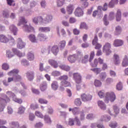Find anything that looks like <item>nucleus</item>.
I'll list each match as a JSON object with an SVG mask.
<instances>
[{
    "label": "nucleus",
    "instance_id": "58836bf2",
    "mask_svg": "<svg viewBox=\"0 0 128 128\" xmlns=\"http://www.w3.org/2000/svg\"><path fill=\"white\" fill-rule=\"evenodd\" d=\"M122 20V12L120 10H118L116 14V20L117 22H120Z\"/></svg>",
    "mask_w": 128,
    "mask_h": 128
},
{
    "label": "nucleus",
    "instance_id": "1a4fd4ad",
    "mask_svg": "<svg viewBox=\"0 0 128 128\" xmlns=\"http://www.w3.org/2000/svg\"><path fill=\"white\" fill-rule=\"evenodd\" d=\"M73 78L76 84H80L82 82V76L78 73H74L73 74Z\"/></svg>",
    "mask_w": 128,
    "mask_h": 128
},
{
    "label": "nucleus",
    "instance_id": "c9c22d12",
    "mask_svg": "<svg viewBox=\"0 0 128 128\" xmlns=\"http://www.w3.org/2000/svg\"><path fill=\"white\" fill-rule=\"evenodd\" d=\"M34 73L33 72H28L26 73V78L28 80L32 82L34 80Z\"/></svg>",
    "mask_w": 128,
    "mask_h": 128
},
{
    "label": "nucleus",
    "instance_id": "4d7b16f0",
    "mask_svg": "<svg viewBox=\"0 0 128 128\" xmlns=\"http://www.w3.org/2000/svg\"><path fill=\"white\" fill-rule=\"evenodd\" d=\"M64 0H57V6L59 8H60V6H64Z\"/></svg>",
    "mask_w": 128,
    "mask_h": 128
},
{
    "label": "nucleus",
    "instance_id": "6ab92c4d",
    "mask_svg": "<svg viewBox=\"0 0 128 128\" xmlns=\"http://www.w3.org/2000/svg\"><path fill=\"white\" fill-rule=\"evenodd\" d=\"M40 88L41 92H45V90H46V88H48V82H46V81L42 82L40 84Z\"/></svg>",
    "mask_w": 128,
    "mask_h": 128
},
{
    "label": "nucleus",
    "instance_id": "6e6d98bb",
    "mask_svg": "<svg viewBox=\"0 0 128 128\" xmlns=\"http://www.w3.org/2000/svg\"><path fill=\"white\" fill-rule=\"evenodd\" d=\"M35 114L36 116H38V118H44V116L40 112H39L38 110L36 111Z\"/></svg>",
    "mask_w": 128,
    "mask_h": 128
},
{
    "label": "nucleus",
    "instance_id": "052dcab7",
    "mask_svg": "<svg viewBox=\"0 0 128 128\" xmlns=\"http://www.w3.org/2000/svg\"><path fill=\"white\" fill-rule=\"evenodd\" d=\"M13 100L18 104H20L22 103V98H17L16 96L13 99Z\"/></svg>",
    "mask_w": 128,
    "mask_h": 128
},
{
    "label": "nucleus",
    "instance_id": "79ce46f5",
    "mask_svg": "<svg viewBox=\"0 0 128 128\" xmlns=\"http://www.w3.org/2000/svg\"><path fill=\"white\" fill-rule=\"evenodd\" d=\"M50 49H46V48H42L41 50V54H46L48 56V54H50Z\"/></svg>",
    "mask_w": 128,
    "mask_h": 128
},
{
    "label": "nucleus",
    "instance_id": "20e7f679",
    "mask_svg": "<svg viewBox=\"0 0 128 128\" xmlns=\"http://www.w3.org/2000/svg\"><path fill=\"white\" fill-rule=\"evenodd\" d=\"M82 58V51L77 50L76 54L68 56V60L70 64H74L76 61L78 60L80 62V58Z\"/></svg>",
    "mask_w": 128,
    "mask_h": 128
},
{
    "label": "nucleus",
    "instance_id": "9d476101",
    "mask_svg": "<svg viewBox=\"0 0 128 128\" xmlns=\"http://www.w3.org/2000/svg\"><path fill=\"white\" fill-rule=\"evenodd\" d=\"M81 98L83 102H89V100H92V96L90 94H81Z\"/></svg>",
    "mask_w": 128,
    "mask_h": 128
},
{
    "label": "nucleus",
    "instance_id": "c756f323",
    "mask_svg": "<svg viewBox=\"0 0 128 128\" xmlns=\"http://www.w3.org/2000/svg\"><path fill=\"white\" fill-rule=\"evenodd\" d=\"M74 10V6L72 4H70L67 6L66 10L68 14H72Z\"/></svg>",
    "mask_w": 128,
    "mask_h": 128
},
{
    "label": "nucleus",
    "instance_id": "e433bc0d",
    "mask_svg": "<svg viewBox=\"0 0 128 128\" xmlns=\"http://www.w3.org/2000/svg\"><path fill=\"white\" fill-rule=\"evenodd\" d=\"M27 58L28 60H34V52H28L27 54Z\"/></svg>",
    "mask_w": 128,
    "mask_h": 128
},
{
    "label": "nucleus",
    "instance_id": "603ef678",
    "mask_svg": "<svg viewBox=\"0 0 128 128\" xmlns=\"http://www.w3.org/2000/svg\"><path fill=\"white\" fill-rule=\"evenodd\" d=\"M74 104L77 106H82V101H80V98H76L75 100Z\"/></svg>",
    "mask_w": 128,
    "mask_h": 128
},
{
    "label": "nucleus",
    "instance_id": "338daca9",
    "mask_svg": "<svg viewBox=\"0 0 128 128\" xmlns=\"http://www.w3.org/2000/svg\"><path fill=\"white\" fill-rule=\"evenodd\" d=\"M25 10L26 12V14L28 16H32V14L34 12V11H32V10H30V9L26 10Z\"/></svg>",
    "mask_w": 128,
    "mask_h": 128
},
{
    "label": "nucleus",
    "instance_id": "cd10ccee",
    "mask_svg": "<svg viewBox=\"0 0 128 128\" xmlns=\"http://www.w3.org/2000/svg\"><path fill=\"white\" fill-rule=\"evenodd\" d=\"M59 80L61 81V82H67L68 84H70V82L68 81V76L66 75H64L59 77Z\"/></svg>",
    "mask_w": 128,
    "mask_h": 128
},
{
    "label": "nucleus",
    "instance_id": "0eeeda50",
    "mask_svg": "<svg viewBox=\"0 0 128 128\" xmlns=\"http://www.w3.org/2000/svg\"><path fill=\"white\" fill-rule=\"evenodd\" d=\"M5 96L6 100H4L0 97V112H4V110L6 106V104L10 101V100L6 96Z\"/></svg>",
    "mask_w": 128,
    "mask_h": 128
},
{
    "label": "nucleus",
    "instance_id": "c03bdc74",
    "mask_svg": "<svg viewBox=\"0 0 128 128\" xmlns=\"http://www.w3.org/2000/svg\"><path fill=\"white\" fill-rule=\"evenodd\" d=\"M103 22L104 26H108L110 22L108 20V14H106L103 18Z\"/></svg>",
    "mask_w": 128,
    "mask_h": 128
},
{
    "label": "nucleus",
    "instance_id": "a211bd4d",
    "mask_svg": "<svg viewBox=\"0 0 128 128\" xmlns=\"http://www.w3.org/2000/svg\"><path fill=\"white\" fill-rule=\"evenodd\" d=\"M6 95H4V98H2V100H6V96H7L8 98H10H10H12V100L14 98V97L16 96L14 94V93L12 92L11 91H8L6 92Z\"/></svg>",
    "mask_w": 128,
    "mask_h": 128
},
{
    "label": "nucleus",
    "instance_id": "6e6552de",
    "mask_svg": "<svg viewBox=\"0 0 128 128\" xmlns=\"http://www.w3.org/2000/svg\"><path fill=\"white\" fill-rule=\"evenodd\" d=\"M111 48L110 44L108 42L106 43L103 47L104 52H106V56H108L110 54H112Z\"/></svg>",
    "mask_w": 128,
    "mask_h": 128
},
{
    "label": "nucleus",
    "instance_id": "5fc2aeb1",
    "mask_svg": "<svg viewBox=\"0 0 128 128\" xmlns=\"http://www.w3.org/2000/svg\"><path fill=\"white\" fill-rule=\"evenodd\" d=\"M66 42L65 40H62L60 42V50H64V46H66Z\"/></svg>",
    "mask_w": 128,
    "mask_h": 128
},
{
    "label": "nucleus",
    "instance_id": "a18cd8bd",
    "mask_svg": "<svg viewBox=\"0 0 128 128\" xmlns=\"http://www.w3.org/2000/svg\"><path fill=\"white\" fill-rule=\"evenodd\" d=\"M21 64L24 66H30V62L26 59H22L21 60Z\"/></svg>",
    "mask_w": 128,
    "mask_h": 128
},
{
    "label": "nucleus",
    "instance_id": "de8ad7c7",
    "mask_svg": "<svg viewBox=\"0 0 128 128\" xmlns=\"http://www.w3.org/2000/svg\"><path fill=\"white\" fill-rule=\"evenodd\" d=\"M88 62V55H86L84 56L81 61L82 64H86Z\"/></svg>",
    "mask_w": 128,
    "mask_h": 128
},
{
    "label": "nucleus",
    "instance_id": "3c124183",
    "mask_svg": "<svg viewBox=\"0 0 128 128\" xmlns=\"http://www.w3.org/2000/svg\"><path fill=\"white\" fill-rule=\"evenodd\" d=\"M2 68L4 70H8V69H10V65L6 63H4L2 64Z\"/></svg>",
    "mask_w": 128,
    "mask_h": 128
},
{
    "label": "nucleus",
    "instance_id": "39448f33",
    "mask_svg": "<svg viewBox=\"0 0 128 128\" xmlns=\"http://www.w3.org/2000/svg\"><path fill=\"white\" fill-rule=\"evenodd\" d=\"M18 72H20L18 70L14 69L11 71L8 72V74L10 76H13V78H14V82H20V80H22V76L18 74Z\"/></svg>",
    "mask_w": 128,
    "mask_h": 128
},
{
    "label": "nucleus",
    "instance_id": "a19ab883",
    "mask_svg": "<svg viewBox=\"0 0 128 128\" xmlns=\"http://www.w3.org/2000/svg\"><path fill=\"white\" fill-rule=\"evenodd\" d=\"M24 110H26V108L24 106H20L18 109V113L19 114H24Z\"/></svg>",
    "mask_w": 128,
    "mask_h": 128
},
{
    "label": "nucleus",
    "instance_id": "774afa93",
    "mask_svg": "<svg viewBox=\"0 0 128 128\" xmlns=\"http://www.w3.org/2000/svg\"><path fill=\"white\" fill-rule=\"evenodd\" d=\"M110 76L112 78H116V72L112 70H110Z\"/></svg>",
    "mask_w": 128,
    "mask_h": 128
},
{
    "label": "nucleus",
    "instance_id": "f704fd0d",
    "mask_svg": "<svg viewBox=\"0 0 128 128\" xmlns=\"http://www.w3.org/2000/svg\"><path fill=\"white\" fill-rule=\"evenodd\" d=\"M51 88L53 90H57L58 88V83L56 81H54L52 84Z\"/></svg>",
    "mask_w": 128,
    "mask_h": 128
},
{
    "label": "nucleus",
    "instance_id": "f8f14e48",
    "mask_svg": "<svg viewBox=\"0 0 128 128\" xmlns=\"http://www.w3.org/2000/svg\"><path fill=\"white\" fill-rule=\"evenodd\" d=\"M38 40H40V42H44L48 38V36L42 33H40L38 35Z\"/></svg>",
    "mask_w": 128,
    "mask_h": 128
},
{
    "label": "nucleus",
    "instance_id": "4c0bfd02",
    "mask_svg": "<svg viewBox=\"0 0 128 128\" xmlns=\"http://www.w3.org/2000/svg\"><path fill=\"white\" fill-rule=\"evenodd\" d=\"M59 66L60 68H61V70H66V72H69V70H70V67L68 66L62 64V65H60Z\"/></svg>",
    "mask_w": 128,
    "mask_h": 128
},
{
    "label": "nucleus",
    "instance_id": "37998d69",
    "mask_svg": "<svg viewBox=\"0 0 128 128\" xmlns=\"http://www.w3.org/2000/svg\"><path fill=\"white\" fill-rule=\"evenodd\" d=\"M44 120L46 124H52V120H50V118L48 115H45L44 116Z\"/></svg>",
    "mask_w": 128,
    "mask_h": 128
},
{
    "label": "nucleus",
    "instance_id": "2eb2a0df",
    "mask_svg": "<svg viewBox=\"0 0 128 128\" xmlns=\"http://www.w3.org/2000/svg\"><path fill=\"white\" fill-rule=\"evenodd\" d=\"M48 62L50 66H52L54 68H58V63L56 60L50 59L48 60Z\"/></svg>",
    "mask_w": 128,
    "mask_h": 128
},
{
    "label": "nucleus",
    "instance_id": "8fccbe9b",
    "mask_svg": "<svg viewBox=\"0 0 128 128\" xmlns=\"http://www.w3.org/2000/svg\"><path fill=\"white\" fill-rule=\"evenodd\" d=\"M109 126L111 128H116L118 126V122H111L109 124Z\"/></svg>",
    "mask_w": 128,
    "mask_h": 128
},
{
    "label": "nucleus",
    "instance_id": "bf43d9fd",
    "mask_svg": "<svg viewBox=\"0 0 128 128\" xmlns=\"http://www.w3.org/2000/svg\"><path fill=\"white\" fill-rule=\"evenodd\" d=\"M80 28L82 30H88V25L85 22H81Z\"/></svg>",
    "mask_w": 128,
    "mask_h": 128
},
{
    "label": "nucleus",
    "instance_id": "7ed1b4c3",
    "mask_svg": "<svg viewBox=\"0 0 128 128\" xmlns=\"http://www.w3.org/2000/svg\"><path fill=\"white\" fill-rule=\"evenodd\" d=\"M28 23V21L24 17L21 16L20 18L18 23L17 26H22L23 30L26 32H34V30L30 25H28L26 24Z\"/></svg>",
    "mask_w": 128,
    "mask_h": 128
},
{
    "label": "nucleus",
    "instance_id": "dca6fc26",
    "mask_svg": "<svg viewBox=\"0 0 128 128\" xmlns=\"http://www.w3.org/2000/svg\"><path fill=\"white\" fill-rule=\"evenodd\" d=\"M68 86H71L70 83L60 82V90L61 92H64V88H66Z\"/></svg>",
    "mask_w": 128,
    "mask_h": 128
},
{
    "label": "nucleus",
    "instance_id": "f257e3e1",
    "mask_svg": "<svg viewBox=\"0 0 128 128\" xmlns=\"http://www.w3.org/2000/svg\"><path fill=\"white\" fill-rule=\"evenodd\" d=\"M98 96L100 98H104V102L106 104H108L110 102H114L116 98V94L114 92H107L104 94V90H100L98 92Z\"/></svg>",
    "mask_w": 128,
    "mask_h": 128
},
{
    "label": "nucleus",
    "instance_id": "473e14b6",
    "mask_svg": "<svg viewBox=\"0 0 128 128\" xmlns=\"http://www.w3.org/2000/svg\"><path fill=\"white\" fill-rule=\"evenodd\" d=\"M38 30L41 32H50V27H40L38 28Z\"/></svg>",
    "mask_w": 128,
    "mask_h": 128
},
{
    "label": "nucleus",
    "instance_id": "864d4df0",
    "mask_svg": "<svg viewBox=\"0 0 128 128\" xmlns=\"http://www.w3.org/2000/svg\"><path fill=\"white\" fill-rule=\"evenodd\" d=\"M91 70H92V72H95L96 74H100V72H102V70L100 69V68H92L91 69Z\"/></svg>",
    "mask_w": 128,
    "mask_h": 128
},
{
    "label": "nucleus",
    "instance_id": "7c9ffc66",
    "mask_svg": "<svg viewBox=\"0 0 128 128\" xmlns=\"http://www.w3.org/2000/svg\"><path fill=\"white\" fill-rule=\"evenodd\" d=\"M102 6H98V10H95L93 12L92 16H94V18H96V14H102Z\"/></svg>",
    "mask_w": 128,
    "mask_h": 128
},
{
    "label": "nucleus",
    "instance_id": "49530a36",
    "mask_svg": "<svg viewBox=\"0 0 128 128\" xmlns=\"http://www.w3.org/2000/svg\"><path fill=\"white\" fill-rule=\"evenodd\" d=\"M94 84L96 88H100L102 86V82L100 80H96L94 82Z\"/></svg>",
    "mask_w": 128,
    "mask_h": 128
},
{
    "label": "nucleus",
    "instance_id": "72a5a7b5",
    "mask_svg": "<svg viewBox=\"0 0 128 128\" xmlns=\"http://www.w3.org/2000/svg\"><path fill=\"white\" fill-rule=\"evenodd\" d=\"M59 49L58 46H54L52 48V52L53 53L54 56H56L58 54Z\"/></svg>",
    "mask_w": 128,
    "mask_h": 128
},
{
    "label": "nucleus",
    "instance_id": "09e8293b",
    "mask_svg": "<svg viewBox=\"0 0 128 128\" xmlns=\"http://www.w3.org/2000/svg\"><path fill=\"white\" fill-rule=\"evenodd\" d=\"M14 56V54L12 52H10V50H6V56H7V58H13V56Z\"/></svg>",
    "mask_w": 128,
    "mask_h": 128
},
{
    "label": "nucleus",
    "instance_id": "423d86ee",
    "mask_svg": "<svg viewBox=\"0 0 128 128\" xmlns=\"http://www.w3.org/2000/svg\"><path fill=\"white\" fill-rule=\"evenodd\" d=\"M10 40L13 44L14 42V38L12 36L8 35V36H6L4 34H0V42L7 44Z\"/></svg>",
    "mask_w": 128,
    "mask_h": 128
},
{
    "label": "nucleus",
    "instance_id": "412c9836",
    "mask_svg": "<svg viewBox=\"0 0 128 128\" xmlns=\"http://www.w3.org/2000/svg\"><path fill=\"white\" fill-rule=\"evenodd\" d=\"M98 106L102 110H106V105L103 102L102 100H98Z\"/></svg>",
    "mask_w": 128,
    "mask_h": 128
},
{
    "label": "nucleus",
    "instance_id": "393cba45",
    "mask_svg": "<svg viewBox=\"0 0 128 128\" xmlns=\"http://www.w3.org/2000/svg\"><path fill=\"white\" fill-rule=\"evenodd\" d=\"M28 38L31 42L36 43L38 42V39L36 37V35L31 34L28 36Z\"/></svg>",
    "mask_w": 128,
    "mask_h": 128
},
{
    "label": "nucleus",
    "instance_id": "aec40b11",
    "mask_svg": "<svg viewBox=\"0 0 128 128\" xmlns=\"http://www.w3.org/2000/svg\"><path fill=\"white\" fill-rule=\"evenodd\" d=\"M114 63L116 66H118V64H120V59L118 54H114Z\"/></svg>",
    "mask_w": 128,
    "mask_h": 128
},
{
    "label": "nucleus",
    "instance_id": "a878e982",
    "mask_svg": "<svg viewBox=\"0 0 128 128\" xmlns=\"http://www.w3.org/2000/svg\"><path fill=\"white\" fill-rule=\"evenodd\" d=\"M111 118L110 116L108 115H104L101 116L100 120H101V122H108L110 120Z\"/></svg>",
    "mask_w": 128,
    "mask_h": 128
},
{
    "label": "nucleus",
    "instance_id": "ddd939ff",
    "mask_svg": "<svg viewBox=\"0 0 128 128\" xmlns=\"http://www.w3.org/2000/svg\"><path fill=\"white\" fill-rule=\"evenodd\" d=\"M26 46V42H24L22 41V40L20 38H18V44H17V47L18 48H20L22 50V48H24Z\"/></svg>",
    "mask_w": 128,
    "mask_h": 128
},
{
    "label": "nucleus",
    "instance_id": "bb28decb",
    "mask_svg": "<svg viewBox=\"0 0 128 128\" xmlns=\"http://www.w3.org/2000/svg\"><path fill=\"white\" fill-rule=\"evenodd\" d=\"M122 27L120 26H118L115 28L114 34L115 36H120L122 34Z\"/></svg>",
    "mask_w": 128,
    "mask_h": 128
},
{
    "label": "nucleus",
    "instance_id": "4be33fe9",
    "mask_svg": "<svg viewBox=\"0 0 128 128\" xmlns=\"http://www.w3.org/2000/svg\"><path fill=\"white\" fill-rule=\"evenodd\" d=\"M9 30L10 32H13L14 36H16V32H18V28L14 24L10 26Z\"/></svg>",
    "mask_w": 128,
    "mask_h": 128
},
{
    "label": "nucleus",
    "instance_id": "5701e85b",
    "mask_svg": "<svg viewBox=\"0 0 128 128\" xmlns=\"http://www.w3.org/2000/svg\"><path fill=\"white\" fill-rule=\"evenodd\" d=\"M124 44V41L122 40L116 39L114 40V46H122Z\"/></svg>",
    "mask_w": 128,
    "mask_h": 128
},
{
    "label": "nucleus",
    "instance_id": "2f4dec72",
    "mask_svg": "<svg viewBox=\"0 0 128 128\" xmlns=\"http://www.w3.org/2000/svg\"><path fill=\"white\" fill-rule=\"evenodd\" d=\"M128 66V56L125 55L122 61V66L126 67Z\"/></svg>",
    "mask_w": 128,
    "mask_h": 128
},
{
    "label": "nucleus",
    "instance_id": "0e129e2a",
    "mask_svg": "<svg viewBox=\"0 0 128 128\" xmlns=\"http://www.w3.org/2000/svg\"><path fill=\"white\" fill-rule=\"evenodd\" d=\"M85 114H84V111L82 110L81 112L80 113V120H84L86 119L85 117Z\"/></svg>",
    "mask_w": 128,
    "mask_h": 128
},
{
    "label": "nucleus",
    "instance_id": "4468645a",
    "mask_svg": "<svg viewBox=\"0 0 128 128\" xmlns=\"http://www.w3.org/2000/svg\"><path fill=\"white\" fill-rule=\"evenodd\" d=\"M74 14L76 16H84V11L82 8L78 7L76 8Z\"/></svg>",
    "mask_w": 128,
    "mask_h": 128
},
{
    "label": "nucleus",
    "instance_id": "9b49d317",
    "mask_svg": "<svg viewBox=\"0 0 128 128\" xmlns=\"http://www.w3.org/2000/svg\"><path fill=\"white\" fill-rule=\"evenodd\" d=\"M98 36L95 35L94 36V39L93 40L92 42V44H94V46H96L95 47L96 50H100V48H102V45L98 43Z\"/></svg>",
    "mask_w": 128,
    "mask_h": 128
},
{
    "label": "nucleus",
    "instance_id": "f03ea898",
    "mask_svg": "<svg viewBox=\"0 0 128 128\" xmlns=\"http://www.w3.org/2000/svg\"><path fill=\"white\" fill-rule=\"evenodd\" d=\"M32 20L35 24H48L52 21V16L48 14L44 18L42 16H36L32 18Z\"/></svg>",
    "mask_w": 128,
    "mask_h": 128
},
{
    "label": "nucleus",
    "instance_id": "e2e57ef3",
    "mask_svg": "<svg viewBox=\"0 0 128 128\" xmlns=\"http://www.w3.org/2000/svg\"><path fill=\"white\" fill-rule=\"evenodd\" d=\"M113 108L116 114H120V108H118L116 105H114L113 106Z\"/></svg>",
    "mask_w": 128,
    "mask_h": 128
},
{
    "label": "nucleus",
    "instance_id": "b1692460",
    "mask_svg": "<svg viewBox=\"0 0 128 128\" xmlns=\"http://www.w3.org/2000/svg\"><path fill=\"white\" fill-rule=\"evenodd\" d=\"M10 128H19L20 123L18 122H11L9 123Z\"/></svg>",
    "mask_w": 128,
    "mask_h": 128
},
{
    "label": "nucleus",
    "instance_id": "680f3d73",
    "mask_svg": "<svg viewBox=\"0 0 128 128\" xmlns=\"http://www.w3.org/2000/svg\"><path fill=\"white\" fill-rule=\"evenodd\" d=\"M86 120H92L94 118V115L92 114H88L86 116Z\"/></svg>",
    "mask_w": 128,
    "mask_h": 128
},
{
    "label": "nucleus",
    "instance_id": "69168bd1",
    "mask_svg": "<svg viewBox=\"0 0 128 128\" xmlns=\"http://www.w3.org/2000/svg\"><path fill=\"white\" fill-rule=\"evenodd\" d=\"M34 118H36V116H34V114L32 113H30L29 120H30L31 122H32L34 120Z\"/></svg>",
    "mask_w": 128,
    "mask_h": 128
},
{
    "label": "nucleus",
    "instance_id": "f3484780",
    "mask_svg": "<svg viewBox=\"0 0 128 128\" xmlns=\"http://www.w3.org/2000/svg\"><path fill=\"white\" fill-rule=\"evenodd\" d=\"M69 112H72V114L74 116H78L80 112V109L78 108H69Z\"/></svg>",
    "mask_w": 128,
    "mask_h": 128
},
{
    "label": "nucleus",
    "instance_id": "ea45409f",
    "mask_svg": "<svg viewBox=\"0 0 128 128\" xmlns=\"http://www.w3.org/2000/svg\"><path fill=\"white\" fill-rule=\"evenodd\" d=\"M106 72H102L99 75L100 78L101 80H104L106 78Z\"/></svg>",
    "mask_w": 128,
    "mask_h": 128
},
{
    "label": "nucleus",
    "instance_id": "13d9d810",
    "mask_svg": "<svg viewBox=\"0 0 128 128\" xmlns=\"http://www.w3.org/2000/svg\"><path fill=\"white\" fill-rule=\"evenodd\" d=\"M94 51H92L90 52V58H89V62H92V60H94Z\"/></svg>",
    "mask_w": 128,
    "mask_h": 128
},
{
    "label": "nucleus",
    "instance_id": "c85d7f7f",
    "mask_svg": "<svg viewBox=\"0 0 128 128\" xmlns=\"http://www.w3.org/2000/svg\"><path fill=\"white\" fill-rule=\"evenodd\" d=\"M12 52L14 54H16V56H24V54L20 52V50H18V49L16 48H12Z\"/></svg>",
    "mask_w": 128,
    "mask_h": 128
}]
</instances>
